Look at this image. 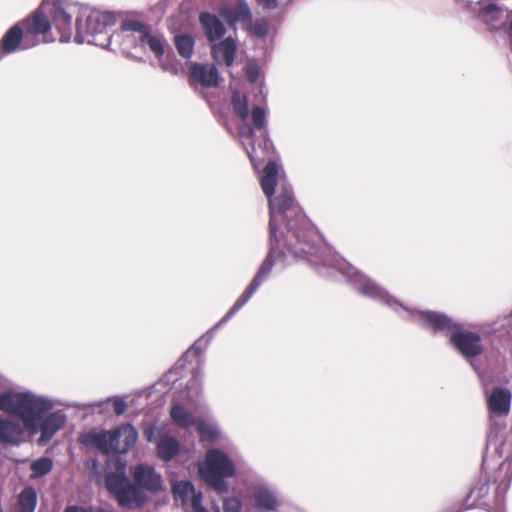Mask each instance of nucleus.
Here are the masks:
<instances>
[{
    "instance_id": "26",
    "label": "nucleus",
    "mask_w": 512,
    "mask_h": 512,
    "mask_svg": "<svg viewBox=\"0 0 512 512\" xmlns=\"http://www.w3.org/2000/svg\"><path fill=\"white\" fill-rule=\"evenodd\" d=\"M53 468V462L48 457H41L31 464V478H40L48 474Z\"/></svg>"
},
{
    "instance_id": "39",
    "label": "nucleus",
    "mask_w": 512,
    "mask_h": 512,
    "mask_svg": "<svg viewBox=\"0 0 512 512\" xmlns=\"http://www.w3.org/2000/svg\"><path fill=\"white\" fill-rule=\"evenodd\" d=\"M505 467V464H501L500 469H503Z\"/></svg>"
},
{
    "instance_id": "33",
    "label": "nucleus",
    "mask_w": 512,
    "mask_h": 512,
    "mask_svg": "<svg viewBox=\"0 0 512 512\" xmlns=\"http://www.w3.org/2000/svg\"><path fill=\"white\" fill-rule=\"evenodd\" d=\"M488 490V486L486 484H482L480 487H474L470 492V496H474L479 499L485 496L488 493Z\"/></svg>"
},
{
    "instance_id": "15",
    "label": "nucleus",
    "mask_w": 512,
    "mask_h": 512,
    "mask_svg": "<svg viewBox=\"0 0 512 512\" xmlns=\"http://www.w3.org/2000/svg\"><path fill=\"white\" fill-rule=\"evenodd\" d=\"M252 502L259 512H272L280 505V499L274 489L261 483L253 488Z\"/></svg>"
},
{
    "instance_id": "18",
    "label": "nucleus",
    "mask_w": 512,
    "mask_h": 512,
    "mask_svg": "<svg viewBox=\"0 0 512 512\" xmlns=\"http://www.w3.org/2000/svg\"><path fill=\"white\" fill-rule=\"evenodd\" d=\"M237 50V42L231 36L226 37L222 41L213 43L211 47L213 59L218 64H224L227 67H231L233 65Z\"/></svg>"
},
{
    "instance_id": "4",
    "label": "nucleus",
    "mask_w": 512,
    "mask_h": 512,
    "mask_svg": "<svg viewBox=\"0 0 512 512\" xmlns=\"http://www.w3.org/2000/svg\"><path fill=\"white\" fill-rule=\"evenodd\" d=\"M231 105L234 114L239 118V137L254 168H258V160L269 157L272 152V143L268 139L266 129L267 112L261 106H253L251 110L252 126L247 122L249 115L246 95L234 92Z\"/></svg>"
},
{
    "instance_id": "10",
    "label": "nucleus",
    "mask_w": 512,
    "mask_h": 512,
    "mask_svg": "<svg viewBox=\"0 0 512 512\" xmlns=\"http://www.w3.org/2000/svg\"><path fill=\"white\" fill-rule=\"evenodd\" d=\"M105 486L121 506L135 508L144 502L141 491L131 484L125 473V464H120L117 473H110L105 478Z\"/></svg>"
},
{
    "instance_id": "13",
    "label": "nucleus",
    "mask_w": 512,
    "mask_h": 512,
    "mask_svg": "<svg viewBox=\"0 0 512 512\" xmlns=\"http://www.w3.org/2000/svg\"><path fill=\"white\" fill-rule=\"evenodd\" d=\"M484 393L489 413L494 417H505L510 413L512 393L510 389L495 386L488 389L485 384Z\"/></svg>"
},
{
    "instance_id": "30",
    "label": "nucleus",
    "mask_w": 512,
    "mask_h": 512,
    "mask_svg": "<svg viewBox=\"0 0 512 512\" xmlns=\"http://www.w3.org/2000/svg\"><path fill=\"white\" fill-rule=\"evenodd\" d=\"M224 512H240L241 502L236 497H231L223 500Z\"/></svg>"
},
{
    "instance_id": "6",
    "label": "nucleus",
    "mask_w": 512,
    "mask_h": 512,
    "mask_svg": "<svg viewBox=\"0 0 512 512\" xmlns=\"http://www.w3.org/2000/svg\"><path fill=\"white\" fill-rule=\"evenodd\" d=\"M138 433L131 424H124L112 431L93 428L80 435L79 441L106 455L127 453L136 443Z\"/></svg>"
},
{
    "instance_id": "20",
    "label": "nucleus",
    "mask_w": 512,
    "mask_h": 512,
    "mask_svg": "<svg viewBox=\"0 0 512 512\" xmlns=\"http://www.w3.org/2000/svg\"><path fill=\"white\" fill-rule=\"evenodd\" d=\"M199 20L207 39L211 43H215L224 36L226 29L223 23L215 15L208 12L201 13Z\"/></svg>"
},
{
    "instance_id": "5",
    "label": "nucleus",
    "mask_w": 512,
    "mask_h": 512,
    "mask_svg": "<svg viewBox=\"0 0 512 512\" xmlns=\"http://www.w3.org/2000/svg\"><path fill=\"white\" fill-rule=\"evenodd\" d=\"M60 2L65 8H74L71 17L78 12L75 35V41L77 43L87 42L104 48L110 44L111 39L110 36L107 35V29L116 22L114 13L89 7L79 8L76 5Z\"/></svg>"
},
{
    "instance_id": "34",
    "label": "nucleus",
    "mask_w": 512,
    "mask_h": 512,
    "mask_svg": "<svg viewBox=\"0 0 512 512\" xmlns=\"http://www.w3.org/2000/svg\"><path fill=\"white\" fill-rule=\"evenodd\" d=\"M65 512H100V507L96 508H83L72 506L65 510Z\"/></svg>"
},
{
    "instance_id": "19",
    "label": "nucleus",
    "mask_w": 512,
    "mask_h": 512,
    "mask_svg": "<svg viewBox=\"0 0 512 512\" xmlns=\"http://www.w3.org/2000/svg\"><path fill=\"white\" fill-rule=\"evenodd\" d=\"M191 79L202 86L214 87L219 83V73L213 65L193 64L190 67Z\"/></svg>"
},
{
    "instance_id": "25",
    "label": "nucleus",
    "mask_w": 512,
    "mask_h": 512,
    "mask_svg": "<svg viewBox=\"0 0 512 512\" xmlns=\"http://www.w3.org/2000/svg\"><path fill=\"white\" fill-rule=\"evenodd\" d=\"M175 46L179 55L185 59L191 58L194 50V39L188 34H179L175 36Z\"/></svg>"
},
{
    "instance_id": "27",
    "label": "nucleus",
    "mask_w": 512,
    "mask_h": 512,
    "mask_svg": "<svg viewBox=\"0 0 512 512\" xmlns=\"http://www.w3.org/2000/svg\"><path fill=\"white\" fill-rule=\"evenodd\" d=\"M187 401L193 407L201 405V387L197 377H194L187 386Z\"/></svg>"
},
{
    "instance_id": "35",
    "label": "nucleus",
    "mask_w": 512,
    "mask_h": 512,
    "mask_svg": "<svg viewBox=\"0 0 512 512\" xmlns=\"http://www.w3.org/2000/svg\"><path fill=\"white\" fill-rule=\"evenodd\" d=\"M161 65H162V68H163L165 71H167V72H169V73H171V74L176 75V74H178V72H179V68H178V66H177L176 64H173V63H172V64H168V63H164V62H162V64H161Z\"/></svg>"
},
{
    "instance_id": "31",
    "label": "nucleus",
    "mask_w": 512,
    "mask_h": 512,
    "mask_svg": "<svg viewBox=\"0 0 512 512\" xmlns=\"http://www.w3.org/2000/svg\"><path fill=\"white\" fill-rule=\"evenodd\" d=\"M269 27L266 21H256L252 27L253 33L258 37H263L268 33Z\"/></svg>"
},
{
    "instance_id": "23",
    "label": "nucleus",
    "mask_w": 512,
    "mask_h": 512,
    "mask_svg": "<svg viewBox=\"0 0 512 512\" xmlns=\"http://www.w3.org/2000/svg\"><path fill=\"white\" fill-rule=\"evenodd\" d=\"M195 426L202 440L215 441L221 436V431L215 421L197 419Z\"/></svg>"
},
{
    "instance_id": "1",
    "label": "nucleus",
    "mask_w": 512,
    "mask_h": 512,
    "mask_svg": "<svg viewBox=\"0 0 512 512\" xmlns=\"http://www.w3.org/2000/svg\"><path fill=\"white\" fill-rule=\"evenodd\" d=\"M261 187L269 199L270 250L259 268L258 273L246 291L237 299L227 314L205 335L199 338L187 350L185 357H197L208 346L214 333L230 320L253 296L262 282L268 277L275 263L283 266L294 260H307L320 272L327 268V275H333L332 260L324 252L327 245H322L321 236L306 219L296 202L291 187L279 175V166L268 161L261 179Z\"/></svg>"
},
{
    "instance_id": "16",
    "label": "nucleus",
    "mask_w": 512,
    "mask_h": 512,
    "mask_svg": "<svg viewBox=\"0 0 512 512\" xmlns=\"http://www.w3.org/2000/svg\"><path fill=\"white\" fill-rule=\"evenodd\" d=\"M25 424L19 421L0 418V442L6 445L19 446L25 441Z\"/></svg>"
},
{
    "instance_id": "36",
    "label": "nucleus",
    "mask_w": 512,
    "mask_h": 512,
    "mask_svg": "<svg viewBox=\"0 0 512 512\" xmlns=\"http://www.w3.org/2000/svg\"><path fill=\"white\" fill-rule=\"evenodd\" d=\"M257 3L266 8H275L278 5V0H256Z\"/></svg>"
},
{
    "instance_id": "17",
    "label": "nucleus",
    "mask_w": 512,
    "mask_h": 512,
    "mask_svg": "<svg viewBox=\"0 0 512 512\" xmlns=\"http://www.w3.org/2000/svg\"><path fill=\"white\" fill-rule=\"evenodd\" d=\"M134 480L142 489L157 492L162 489V478L152 466L140 464L134 470Z\"/></svg>"
},
{
    "instance_id": "7",
    "label": "nucleus",
    "mask_w": 512,
    "mask_h": 512,
    "mask_svg": "<svg viewBox=\"0 0 512 512\" xmlns=\"http://www.w3.org/2000/svg\"><path fill=\"white\" fill-rule=\"evenodd\" d=\"M200 478L218 493L226 492V478L236 473L235 464L227 454L219 449H210L205 459L198 464Z\"/></svg>"
},
{
    "instance_id": "28",
    "label": "nucleus",
    "mask_w": 512,
    "mask_h": 512,
    "mask_svg": "<svg viewBox=\"0 0 512 512\" xmlns=\"http://www.w3.org/2000/svg\"><path fill=\"white\" fill-rule=\"evenodd\" d=\"M123 29L126 31L137 32V33H139V37L142 34L149 32L147 27L143 23L136 21V20L126 21L123 25Z\"/></svg>"
},
{
    "instance_id": "29",
    "label": "nucleus",
    "mask_w": 512,
    "mask_h": 512,
    "mask_svg": "<svg viewBox=\"0 0 512 512\" xmlns=\"http://www.w3.org/2000/svg\"><path fill=\"white\" fill-rule=\"evenodd\" d=\"M245 73L247 79L254 83L256 82L260 77V69L259 66L254 62H249L245 67Z\"/></svg>"
},
{
    "instance_id": "24",
    "label": "nucleus",
    "mask_w": 512,
    "mask_h": 512,
    "mask_svg": "<svg viewBox=\"0 0 512 512\" xmlns=\"http://www.w3.org/2000/svg\"><path fill=\"white\" fill-rule=\"evenodd\" d=\"M139 41L142 45L147 46L155 56L161 61V57L164 55V40L162 37L153 35L150 32L144 33L139 37Z\"/></svg>"
},
{
    "instance_id": "22",
    "label": "nucleus",
    "mask_w": 512,
    "mask_h": 512,
    "mask_svg": "<svg viewBox=\"0 0 512 512\" xmlns=\"http://www.w3.org/2000/svg\"><path fill=\"white\" fill-rule=\"evenodd\" d=\"M172 421L181 428H188L195 425L197 419L180 403H174L170 410Z\"/></svg>"
},
{
    "instance_id": "14",
    "label": "nucleus",
    "mask_w": 512,
    "mask_h": 512,
    "mask_svg": "<svg viewBox=\"0 0 512 512\" xmlns=\"http://www.w3.org/2000/svg\"><path fill=\"white\" fill-rule=\"evenodd\" d=\"M466 7L476 18L489 25L491 29L495 28V22L500 19L503 13L502 8L496 4L495 0L470 1L467 2Z\"/></svg>"
},
{
    "instance_id": "11",
    "label": "nucleus",
    "mask_w": 512,
    "mask_h": 512,
    "mask_svg": "<svg viewBox=\"0 0 512 512\" xmlns=\"http://www.w3.org/2000/svg\"><path fill=\"white\" fill-rule=\"evenodd\" d=\"M144 436L150 443L156 445L157 456L163 461L172 460L180 451L178 440L168 434L165 427L151 425L144 430Z\"/></svg>"
},
{
    "instance_id": "8",
    "label": "nucleus",
    "mask_w": 512,
    "mask_h": 512,
    "mask_svg": "<svg viewBox=\"0 0 512 512\" xmlns=\"http://www.w3.org/2000/svg\"><path fill=\"white\" fill-rule=\"evenodd\" d=\"M54 407L51 399L32 392H4L0 394V410L17 415L22 422L29 412H48Z\"/></svg>"
},
{
    "instance_id": "21",
    "label": "nucleus",
    "mask_w": 512,
    "mask_h": 512,
    "mask_svg": "<svg viewBox=\"0 0 512 512\" xmlns=\"http://www.w3.org/2000/svg\"><path fill=\"white\" fill-rule=\"evenodd\" d=\"M37 504V492L33 487H26L18 495L12 512H34Z\"/></svg>"
},
{
    "instance_id": "3",
    "label": "nucleus",
    "mask_w": 512,
    "mask_h": 512,
    "mask_svg": "<svg viewBox=\"0 0 512 512\" xmlns=\"http://www.w3.org/2000/svg\"><path fill=\"white\" fill-rule=\"evenodd\" d=\"M73 7L65 8L59 0L44 1L35 13L13 25L0 40V60L7 54L19 49H27L31 45L22 44L24 36L43 35L48 41L52 27L59 34L60 42L71 39V14Z\"/></svg>"
},
{
    "instance_id": "2",
    "label": "nucleus",
    "mask_w": 512,
    "mask_h": 512,
    "mask_svg": "<svg viewBox=\"0 0 512 512\" xmlns=\"http://www.w3.org/2000/svg\"><path fill=\"white\" fill-rule=\"evenodd\" d=\"M323 252L331 258L333 265L332 270L338 271L344 275L362 295L386 304L399 313L404 319L430 329L435 334L444 333L449 336L450 342L454 348L467 359L476 357L482 353L483 346L481 337L478 334L463 329L445 314L434 311L417 310L405 306L393 296L389 295L388 292L373 280L367 278L355 267L339 257L332 248L326 247Z\"/></svg>"
},
{
    "instance_id": "37",
    "label": "nucleus",
    "mask_w": 512,
    "mask_h": 512,
    "mask_svg": "<svg viewBox=\"0 0 512 512\" xmlns=\"http://www.w3.org/2000/svg\"><path fill=\"white\" fill-rule=\"evenodd\" d=\"M240 13H241L243 18L244 17H250V10H249L247 5H242L240 7Z\"/></svg>"
},
{
    "instance_id": "32",
    "label": "nucleus",
    "mask_w": 512,
    "mask_h": 512,
    "mask_svg": "<svg viewBox=\"0 0 512 512\" xmlns=\"http://www.w3.org/2000/svg\"><path fill=\"white\" fill-rule=\"evenodd\" d=\"M110 400L113 402L114 411L117 415H122L126 411L127 406L124 399L115 397L113 399H108L106 402H109Z\"/></svg>"
},
{
    "instance_id": "12",
    "label": "nucleus",
    "mask_w": 512,
    "mask_h": 512,
    "mask_svg": "<svg viewBox=\"0 0 512 512\" xmlns=\"http://www.w3.org/2000/svg\"><path fill=\"white\" fill-rule=\"evenodd\" d=\"M172 491L175 500L181 502L183 508L191 507L192 512H209L201 504V492H196L190 481L175 482ZM210 512H220L219 506L213 505Z\"/></svg>"
},
{
    "instance_id": "9",
    "label": "nucleus",
    "mask_w": 512,
    "mask_h": 512,
    "mask_svg": "<svg viewBox=\"0 0 512 512\" xmlns=\"http://www.w3.org/2000/svg\"><path fill=\"white\" fill-rule=\"evenodd\" d=\"M43 412H29L28 416L25 417V427L29 436H33L40 433L38 444L40 446L46 445L55 434L61 430L66 421L67 417L62 411H54L42 417Z\"/></svg>"
},
{
    "instance_id": "38",
    "label": "nucleus",
    "mask_w": 512,
    "mask_h": 512,
    "mask_svg": "<svg viewBox=\"0 0 512 512\" xmlns=\"http://www.w3.org/2000/svg\"><path fill=\"white\" fill-rule=\"evenodd\" d=\"M103 403H104V402L93 403V404H90L89 406H90V407H100V406H102V404H103Z\"/></svg>"
}]
</instances>
